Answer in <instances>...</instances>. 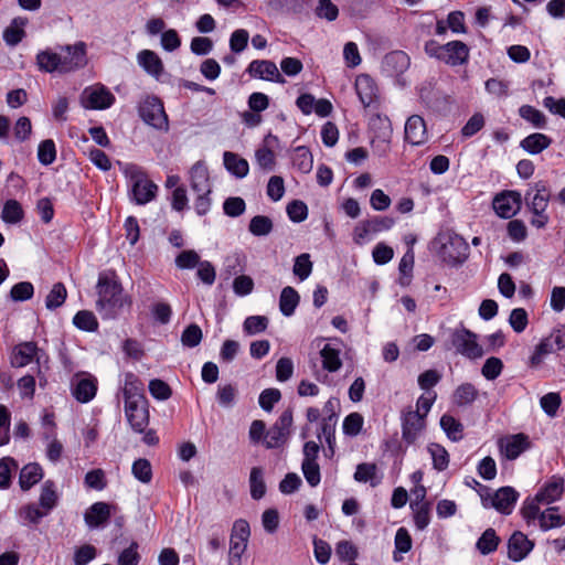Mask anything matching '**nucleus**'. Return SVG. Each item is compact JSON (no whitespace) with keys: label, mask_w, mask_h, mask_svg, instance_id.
<instances>
[{"label":"nucleus","mask_w":565,"mask_h":565,"mask_svg":"<svg viewBox=\"0 0 565 565\" xmlns=\"http://www.w3.org/2000/svg\"><path fill=\"white\" fill-rule=\"evenodd\" d=\"M248 541L231 536L228 551V565H241V557L247 548Z\"/></svg>","instance_id":"obj_61"},{"label":"nucleus","mask_w":565,"mask_h":565,"mask_svg":"<svg viewBox=\"0 0 565 565\" xmlns=\"http://www.w3.org/2000/svg\"><path fill=\"white\" fill-rule=\"evenodd\" d=\"M441 62L458 66L465 64L469 58V47L461 41H450L445 44Z\"/></svg>","instance_id":"obj_22"},{"label":"nucleus","mask_w":565,"mask_h":565,"mask_svg":"<svg viewBox=\"0 0 565 565\" xmlns=\"http://www.w3.org/2000/svg\"><path fill=\"white\" fill-rule=\"evenodd\" d=\"M519 115L536 128H544L546 118L544 114L531 105H523L519 108Z\"/></svg>","instance_id":"obj_49"},{"label":"nucleus","mask_w":565,"mask_h":565,"mask_svg":"<svg viewBox=\"0 0 565 565\" xmlns=\"http://www.w3.org/2000/svg\"><path fill=\"white\" fill-rule=\"evenodd\" d=\"M539 523L542 531L561 527L565 524V515L559 513L558 507H551L541 512Z\"/></svg>","instance_id":"obj_34"},{"label":"nucleus","mask_w":565,"mask_h":565,"mask_svg":"<svg viewBox=\"0 0 565 565\" xmlns=\"http://www.w3.org/2000/svg\"><path fill=\"white\" fill-rule=\"evenodd\" d=\"M355 89L364 107H370L376 100V85L369 75L356 77Z\"/></svg>","instance_id":"obj_26"},{"label":"nucleus","mask_w":565,"mask_h":565,"mask_svg":"<svg viewBox=\"0 0 565 565\" xmlns=\"http://www.w3.org/2000/svg\"><path fill=\"white\" fill-rule=\"evenodd\" d=\"M61 58V73H68L82 68L86 65V45L84 42H77L74 45H65L58 52Z\"/></svg>","instance_id":"obj_13"},{"label":"nucleus","mask_w":565,"mask_h":565,"mask_svg":"<svg viewBox=\"0 0 565 565\" xmlns=\"http://www.w3.org/2000/svg\"><path fill=\"white\" fill-rule=\"evenodd\" d=\"M110 518L109 505L105 502H96L85 512L84 519L89 527H98Z\"/></svg>","instance_id":"obj_29"},{"label":"nucleus","mask_w":565,"mask_h":565,"mask_svg":"<svg viewBox=\"0 0 565 565\" xmlns=\"http://www.w3.org/2000/svg\"><path fill=\"white\" fill-rule=\"evenodd\" d=\"M202 338L203 334L201 328L195 323H191L183 330L181 334V342L186 348H195L201 343Z\"/></svg>","instance_id":"obj_57"},{"label":"nucleus","mask_w":565,"mask_h":565,"mask_svg":"<svg viewBox=\"0 0 565 565\" xmlns=\"http://www.w3.org/2000/svg\"><path fill=\"white\" fill-rule=\"evenodd\" d=\"M441 242L440 253L450 263H462L467 256L469 246L466 241L457 234H444L439 236Z\"/></svg>","instance_id":"obj_11"},{"label":"nucleus","mask_w":565,"mask_h":565,"mask_svg":"<svg viewBox=\"0 0 565 565\" xmlns=\"http://www.w3.org/2000/svg\"><path fill=\"white\" fill-rule=\"evenodd\" d=\"M521 205L522 196L513 190H504L498 193L492 201L494 212L502 218L513 217L520 211Z\"/></svg>","instance_id":"obj_14"},{"label":"nucleus","mask_w":565,"mask_h":565,"mask_svg":"<svg viewBox=\"0 0 565 565\" xmlns=\"http://www.w3.org/2000/svg\"><path fill=\"white\" fill-rule=\"evenodd\" d=\"M402 439L406 445H413L425 429L426 419L418 411L412 407L402 412Z\"/></svg>","instance_id":"obj_10"},{"label":"nucleus","mask_w":565,"mask_h":565,"mask_svg":"<svg viewBox=\"0 0 565 565\" xmlns=\"http://www.w3.org/2000/svg\"><path fill=\"white\" fill-rule=\"evenodd\" d=\"M405 140L413 146H422L428 139L427 127L424 118L412 115L405 122Z\"/></svg>","instance_id":"obj_20"},{"label":"nucleus","mask_w":565,"mask_h":565,"mask_svg":"<svg viewBox=\"0 0 565 565\" xmlns=\"http://www.w3.org/2000/svg\"><path fill=\"white\" fill-rule=\"evenodd\" d=\"M81 103L87 109H107L115 103V96L104 85H94L83 90Z\"/></svg>","instance_id":"obj_12"},{"label":"nucleus","mask_w":565,"mask_h":565,"mask_svg":"<svg viewBox=\"0 0 565 565\" xmlns=\"http://www.w3.org/2000/svg\"><path fill=\"white\" fill-rule=\"evenodd\" d=\"M292 422V409L287 408L281 413L275 424L266 431L264 446L267 449H275L284 446L289 438Z\"/></svg>","instance_id":"obj_7"},{"label":"nucleus","mask_w":565,"mask_h":565,"mask_svg":"<svg viewBox=\"0 0 565 565\" xmlns=\"http://www.w3.org/2000/svg\"><path fill=\"white\" fill-rule=\"evenodd\" d=\"M300 296L298 291L290 286L285 287L281 290L279 298V309L285 317L294 315L297 306L299 305Z\"/></svg>","instance_id":"obj_35"},{"label":"nucleus","mask_w":565,"mask_h":565,"mask_svg":"<svg viewBox=\"0 0 565 565\" xmlns=\"http://www.w3.org/2000/svg\"><path fill=\"white\" fill-rule=\"evenodd\" d=\"M148 387L151 396L158 401H167L172 395L169 384L159 379L151 380Z\"/></svg>","instance_id":"obj_63"},{"label":"nucleus","mask_w":565,"mask_h":565,"mask_svg":"<svg viewBox=\"0 0 565 565\" xmlns=\"http://www.w3.org/2000/svg\"><path fill=\"white\" fill-rule=\"evenodd\" d=\"M247 73L254 77L284 84L286 81L279 73L276 64L269 60H254L247 67Z\"/></svg>","instance_id":"obj_18"},{"label":"nucleus","mask_w":565,"mask_h":565,"mask_svg":"<svg viewBox=\"0 0 565 565\" xmlns=\"http://www.w3.org/2000/svg\"><path fill=\"white\" fill-rule=\"evenodd\" d=\"M125 404L129 402H140L147 399L145 395V385L134 373H126L122 387Z\"/></svg>","instance_id":"obj_24"},{"label":"nucleus","mask_w":565,"mask_h":565,"mask_svg":"<svg viewBox=\"0 0 565 565\" xmlns=\"http://www.w3.org/2000/svg\"><path fill=\"white\" fill-rule=\"evenodd\" d=\"M268 327V318L265 316H249L243 323V330L248 335L264 332Z\"/></svg>","instance_id":"obj_55"},{"label":"nucleus","mask_w":565,"mask_h":565,"mask_svg":"<svg viewBox=\"0 0 565 565\" xmlns=\"http://www.w3.org/2000/svg\"><path fill=\"white\" fill-rule=\"evenodd\" d=\"M370 128L373 134L372 147L380 153L385 154L390 150L393 136L391 120L386 116L376 115L370 120Z\"/></svg>","instance_id":"obj_8"},{"label":"nucleus","mask_w":565,"mask_h":565,"mask_svg":"<svg viewBox=\"0 0 565 565\" xmlns=\"http://www.w3.org/2000/svg\"><path fill=\"white\" fill-rule=\"evenodd\" d=\"M354 480L361 483L369 482L371 487H376L381 483L382 478L377 475V467L373 462H363L356 466Z\"/></svg>","instance_id":"obj_33"},{"label":"nucleus","mask_w":565,"mask_h":565,"mask_svg":"<svg viewBox=\"0 0 565 565\" xmlns=\"http://www.w3.org/2000/svg\"><path fill=\"white\" fill-rule=\"evenodd\" d=\"M124 175L130 181V200L137 205H145L156 199L158 185L148 179L143 169L134 163H127L122 169Z\"/></svg>","instance_id":"obj_3"},{"label":"nucleus","mask_w":565,"mask_h":565,"mask_svg":"<svg viewBox=\"0 0 565 565\" xmlns=\"http://www.w3.org/2000/svg\"><path fill=\"white\" fill-rule=\"evenodd\" d=\"M139 116L149 126L167 131L169 129L168 116L161 99L157 96H147L138 107Z\"/></svg>","instance_id":"obj_5"},{"label":"nucleus","mask_w":565,"mask_h":565,"mask_svg":"<svg viewBox=\"0 0 565 565\" xmlns=\"http://www.w3.org/2000/svg\"><path fill=\"white\" fill-rule=\"evenodd\" d=\"M292 271L300 280L307 279L312 271V262L307 253L300 254L295 258Z\"/></svg>","instance_id":"obj_58"},{"label":"nucleus","mask_w":565,"mask_h":565,"mask_svg":"<svg viewBox=\"0 0 565 565\" xmlns=\"http://www.w3.org/2000/svg\"><path fill=\"white\" fill-rule=\"evenodd\" d=\"M534 543L520 531L514 532L508 541V556L513 562L524 559L533 550Z\"/></svg>","instance_id":"obj_21"},{"label":"nucleus","mask_w":565,"mask_h":565,"mask_svg":"<svg viewBox=\"0 0 565 565\" xmlns=\"http://www.w3.org/2000/svg\"><path fill=\"white\" fill-rule=\"evenodd\" d=\"M565 491V479L559 475L551 476L536 492V501L551 504L562 499Z\"/></svg>","instance_id":"obj_17"},{"label":"nucleus","mask_w":565,"mask_h":565,"mask_svg":"<svg viewBox=\"0 0 565 565\" xmlns=\"http://www.w3.org/2000/svg\"><path fill=\"white\" fill-rule=\"evenodd\" d=\"M341 349L332 343H327L320 350V356L322 361V367L330 373L339 371L342 366V360L340 358Z\"/></svg>","instance_id":"obj_30"},{"label":"nucleus","mask_w":565,"mask_h":565,"mask_svg":"<svg viewBox=\"0 0 565 565\" xmlns=\"http://www.w3.org/2000/svg\"><path fill=\"white\" fill-rule=\"evenodd\" d=\"M61 58L58 53L51 50H44L36 55V65L40 71L46 73L61 72Z\"/></svg>","instance_id":"obj_38"},{"label":"nucleus","mask_w":565,"mask_h":565,"mask_svg":"<svg viewBox=\"0 0 565 565\" xmlns=\"http://www.w3.org/2000/svg\"><path fill=\"white\" fill-rule=\"evenodd\" d=\"M190 185L196 193H211L209 170L204 162L198 161L190 169Z\"/></svg>","instance_id":"obj_23"},{"label":"nucleus","mask_w":565,"mask_h":565,"mask_svg":"<svg viewBox=\"0 0 565 565\" xmlns=\"http://www.w3.org/2000/svg\"><path fill=\"white\" fill-rule=\"evenodd\" d=\"M57 502V494L54 489V483L52 481H46L40 494V505L46 512L51 511Z\"/></svg>","instance_id":"obj_59"},{"label":"nucleus","mask_w":565,"mask_h":565,"mask_svg":"<svg viewBox=\"0 0 565 565\" xmlns=\"http://www.w3.org/2000/svg\"><path fill=\"white\" fill-rule=\"evenodd\" d=\"M561 404L562 397L559 393L556 392H550L540 398L541 408L548 417L552 418L556 416Z\"/></svg>","instance_id":"obj_52"},{"label":"nucleus","mask_w":565,"mask_h":565,"mask_svg":"<svg viewBox=\"0 0 565 565\" xmlns=\"http://www.w3.org/2000/svg\"><path fill=\"white\" fill-rule=\"evenodd\" d=\"M440 427L451 441H459L463 438V425L449 414L441 416Z\"/></svg>","instance_id":"obj_39"},{"label":"nucleus","mask_w":565,"mask_h":565,"mask_svg":"<svg viewBox=\"0 0 565 565\" xmlns=\"http://www.w3.org/2000/svg\"><path fill=\"white\" fill-rule=\"evenodd\" d=\"M125 415L135 433H145L150 417L148 399L125 404Z\"/></svg>","instance_id":"obj_15"},{"label":"nucleus","mask_w":565,"mask_h":565,"mask_svg":"<svg viewBox=\"0 0 565 565\" xmlns=\"http://www.w3.org/2000/svg\"><path fill=\"white\" fill-rule=\"evenodd\" d=\"M556 350L553 339L546 337L535 347L533 354L530 358V366L537 367L542 364L544 358Z\"/></svg>","instance_id":"obj_44"},{"label":"nucleus","mask_w":565,"mask_h":565,"mask_svg":"<svg viewBox=\"0 0 565 565\" xmlns=\"http://www.w3.org/2000/svg\"><path fill=\"white\" fill-rule=\"evenodd\" d=\"M413 267H414V253L412 249H408L402 257L399 265H398V270L402 276L399 278V284L402 286H407L409 284Z\"/></svg>","instance_id":"obj_60"},{"label":"nucleus","mask_w":565,"mask_h":565,"mask_svg":"<svg viewBox=\"0 0 565 565\" xmlns=\"http://www.w3.org/2000/svg\"><path fill=\"white\" fill-rule=\"evenodd\" d=\"M35 342H23L14 347L11 355V365L13 367H23L30 364L38 353Z\"/></svg>","instance_id":"obj_25"},{"label":"nucleus","mask_w":565,"mask_h":565,"mask_svg":"<svg viewBox=\"0 0 565 565\" xmlns=\"http://www.w3.org/2000/svg\"><path fill=\"white\" fill-rule=\"evenodd\" d=\"M38 159L43 166H50L55 161L56 149L52 139H45L40 142L38 148Z\"/></svg>","instance_id":"obj_56"},{"label":"nucleus","mask_w":565,"mask_h":565,"mask_svg":"<svg viewBox=\"0 0 565 565\" xmlns=\"http://www.w3.org/2000/svg\"><path fill=\"white\" fill-rule=\"evenodd\" d=\"M223 162L226 170L238 179H243L248 174L249 166L247 160L234 152L225 151L223 153Z\"/></svg>","instance_id":"obj_31"},{"label":"nucleus","mask_w":565,"mask_h":565,"mask_svg":"<svg viewBox=\"0 0 565 565\" xmlns=\"http://www.w3.org/2000/svg\"><path fill=\"white\" fill-rule=\"evenodd\" d=\"M292 164L302 173H309L313 167V157L310 150L305 146H299L294 150Z\"/></svg>","instance_id":"obj_41"},{"label":"nucleus","mask_w":565,"mask_h":565,"mask_svg":"<svg viewBox=\"0 0 565 565\" xmlns=\"http://www.w3.org/2000/svg\"><path fill=\"white\" fill-rule=\"evenodd\" d=\"M139 65L151 76L159 77L163 73V64L157 53L142 50L138 53Z\"/></svg>","instance_id":"obj_27"},{"label":"nucleus","mask_w":565,"mask_h":565,"mask_svg":"<svg viewBox=\"0 0 565 565\" xmlns=\"http://www.w3.org/2000/svg\"><path fill=\"white\" fill-rule=\"evenodd\" d=\"M66 296L67 291L65 286L62 282L54 284L51 291L46 296L45 307L49 310H54L61 307L64 303Z\"/></svg>","instance_id":"obj_48"},{"label":"nucleus","mask_w":565,"mask_h":565,"mask_svg":"<svg viewBox=\"0 0 565 565\" xmlns=\"http://www.w3.org/2000/svg\"><path fill=\"white\" fill-rule=\"evenodd\" d=\"M530 445L529 437L522 433L509 435L498 440L499 451L508 460L516 459L530 448Z\"/></svg>","instance_id":"obj_16"},{"label":"nucleus","mask_w":565,"mask_h":565,"mask_svg":"<svg viewBox=\"0 0 565 565\" xmlns=\"http://www.w3.org/2000/svg\"><path fill=\"white\" fill-rule=\"evenodd\" d=\"M449 340L456 353L467 359L477 360L484 354L482 347L478 343V335L463 326L451 330Z\"/></svg>","instance_id":"obj_4"},{"label":"nucleus","mask_w":565,"mask_h":565,"mask_svg":"<svg viewBox=\"0 0 565 565\" xmlns=\"http://www.w3.org/2000/svg\"><path fill=\"white\" fill-rule=\"evenodd\" d=\"M480 497L484 508H493L501 514L509 515L512 513L520 494L514 488L507 486L498 489L493 494L490 491L487 494L481 492Z\"/></svg>","instance_id":"obj_6"},{"label":"nucleus","mask_w":565,"mask_h":565,"mask_svg":"<svg viewBox=\"0 0 565 565\" xmlns=\"http://www.w3.org/2000/svg\"><path fill=\"white\" fill-rule=\"evenodd\" d=\"M394 224L393 217L382 215L362 221L353 230V241L355 244L362 245L367 236L388 231Z\"/></svg>","instance_id":"obj_9"},{"label":"nucleus","mask_w":565,"mask_h":565,"mask_svg":"<svg viewBox=\"0 0 565 565\" xmlns=\"http://www.w3.org/2000/svg\"><path fill=\"white\" fill-rule=\"evenodd\" d=\"M43 477V470L38 463H29L20 471L19 483L22 490H29Z\"/></svg>","instance_id":"obj_37"},{"label":"nucleus","mask_w":565,"mask_h":565,"mask_svg":"<svg viewBox=\"0 0 565 565\" xmlns=\"http://www.w3.org/2000/svg\"><path fill=\"white\" fill-rule=\"evenodd\" d=\"M411 508L414 513V523L417 530H425L430 523V503L429 502H412Z\"/></svg>","instance_id":"obj_42"},{"label":"nucleus","mask_w":565,"mask_h":565,"mask_svg":"<svg viewBox=\"0 0 565 565\" xmlns=\"http://www.w3.org/2000/svg\"><path fill=\"white\" fill-rule=\"evenodd\" d=\"M552 143V139L541 132H534L521 140L520 147L530 154H539L547 149Z\"/></svg>","instance_id":"obj_32"},{"label":"nucleus","mask_w":565,"mask_h":565,"mask_svg":"<svg viewBox=\"0 0 565 565\" xmlns=\"http://www.w3.org/2000/svg\"><path fill=\"white\" fill-rule=\"evenodd\" d=\"M97 393V380L90 374L76 375L72 381V394L79 403L90 402Z\"/></svg>","instance_id":"obj_19"},{"label":"nucleus","mask_w":565,"mask_h":565,"mask_svg":"<svg viewBox=\"0 0 565 565\" xmlns=\"http://www.w3.org/2000/svg\"><path fill=\"white\" fill-rule=\"evenodd\" d=\"M237 396V388L233 384L218 385L216 399L223 408H232Z\"/></svg>","instance_id":"obj_50"},{"label":"nucleus","mask_w":565,"mask_h":565,"mask_svg":"<svg viewBox=\"0 0 565 565\" xmlns=\"http://www.w3.org/2000/svg\"><path fill=\"white\" fill-rule=\"evenodd\" d=\"M551 200V191L545 181H537L530 185L524 194V202L529 211L533 214L530 223L533 227L544 228L550 216L546 212Z\"/></svg>","instance_id":"obj_2"},{"label":"nucleus","mask_w":565,"mask_h":565,"mask_svg":"<svg viewBox=\"0 0 565 565\" xmlns=\"http://www.w3.org/2000/svg\"><path fill=\"white\" fill-rule=\"evenodd\" d=\"M73 323L76 328L87 332H93L98 329V321L95 315L87 310L78 311L73 318Z\"/></svg>","instance_id":"obj_47"},{"label":"nucleus","mask_w":565,"mask_h":565,"mask_svg":"<svg viewBox=\"0 0 565 565\" xmlns=\"http://www.w3.org/2000/svg\"><path fill=\"white\" fill-rule=\"evenodd\" d=\"M131 472L142 483H149L152 479L151 463L145 458H139L132 463Z\"/></svg>","instance_id":"obj_53"},{"label":"nucleus","mask_w":565,"mask_h":565,"mask_svg":"<svg viewBox=\"0 0 565 565\" xmlns=\"http://www.w3.org/2000/svg\"><path fill=\"white\" fill-rule=\"evenodd\" d=\"M138 547V543L132 542L127 548H125L119 554L117 565H138L140 562Z\"/></svg>","instance_id":"obj_64"},{"label":"nucleus","mask_w":565,"mask_h":565,"mask_svg":"<svg viewBox=\"0 0 565 565\" xmlns=\"http://www.w3.org/2000/svg\"><path fill=\"white\" fill-rule=\"evenodd\" d=\"M23 210L17 200H8L2 210V220L6 223L15 224L23 218Z\"/></svg>","instance_id":"obj_51"},{"label":"nucleus","mask_w":565,"mask_h":565,"mask_svg":"<svg viewBox=\"0 0 565 565\" xmlns=\"http://www.w3.org/2000/svg\"><path fill=\"white\" fill-rule=\"evenodd\" d=\"M427 451L431 457L434 469L437 471H444L448 468L449 454L444 446L430 443L427 446Z\"/></svg>","instance_id":"obj_43"},{"label":"nucleus","mask_w":565,"mask_h":565,"mask_svg":"<svg viewBox=\"0 0 565 565\" xmlns=\"http://www.w3.org/2000/svg\"><path fill=\"white\" fill-rule=\"evenodd\" d=\"M96 308L103 319H113L126 307L130 306V300L124 294L120 282L108 275H99L97 282Z\"/></svg>","instance_id":"obj_1"},{"label":"nucleus","mask_w":565,"mask_h":565,"mask_svg":"<svg viewBox=\"0 0 565 565\" xmlns=\"http://www.w3.org/2000/svg\"><path fill=\"white\" fill-rule=\"evenodd\" d=\"M500 541L501 540L497 535L495 531L492 527H489L478 539L476 547L482 555H489L497 551Z\"/></svg>","instance_id":"obj_40"},{"label":"nucleus","mask_w":565,"mask_h":565,"mask_svg":"<svg viewBox=\"0 0 565 565\" xmlns=\"http://www.w3.org/2000/svg\"><path fill=\"white\" fill-rule=\"evenodd\" d=\"M26 23L28 19L21 17L14 18L12 20L10 26H8L3 32V40L8 45L15 46L22 41L25 35L23 28L26 25Z\"/></svg>","instance_id":"obj_36"},{"label":"nucleus","mask_w":565,"mask_h":565,"mask_svg":"<svg viewBox=\"0 0 565 565\" xmlns=\"http://www.w3.org/2000/svg\"><path fill=\"white\" fill-rule=\"evenodd\" d=\"M411 64L409 56L403 51H393L385 55L383 65L391 74H403Z\"/></svg>","instance_id":"obj_28"},{"label":"nucleus","mask_w":565,"mask_h":565,"mask_svg":"<svg viewBox=\"0 0 565 565\" xmlns=\"http://www.w3.org/2000/svg\"><path fill=\"white\" fill-rule=\"evenodd\" d=\"M200 262V255L194 249L182 250L175 257V266L179 269H193L194 267H198Z\"/></svg>","instance_id":"obj_62"},{"label":"nucleus","mask_w":565,"mask_h":565,"mask_svg":"<svg viewBox=\"0 0 565 565\" xmlns=\"http://www.w3.org/2000/svg\"><path fill=\"white\" fill-rule=\"evenodd\" d=\"M250 495L254 500L262 499L266 493L264 471L260 467H253L249 475Z\"/></svg>","instance_id":"obj_46"},{"label":"nucleus","mask_w":565,"mask_h":565,"mask_svg":"<svg viewBox=\"0 0 565 565\" xmlns=\"http://www.w3.org/2000/svg\"><path fill=\"white\" fill-rule=\"evenodd\" d=\"M248 230L255 236H266L273 231V222L268 216L256 215L250 220Z\"/></svg>","instance_id":"obj_54"},{"label":"nucleus","mask_w":565,"mask_h":565,"mask_svg":"<svg viewBox=\"0 0 565 565\" xmlns=\"http://www.w3.org/2000/svg\"><path fill=\"white\" fill-rule=\"evenodd\" d=\"M477 397L478 391L471 383H463L454 392V403L458 406L470 405Z\"/></svg>","instance_id":"obj_45"}]
</instances>
